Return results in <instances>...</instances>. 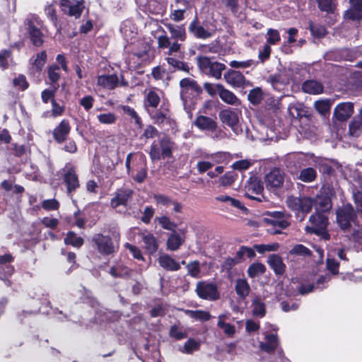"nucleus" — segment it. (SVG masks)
Wrapping results in <instances>:
<instances>
[{
    "mask_svg": "<svg viewBox=\"0 0 362 362\" xmlns=\"http://www.w3.org/2000/svg\"><path fill=\"white\" fill-rule=\"evenodd\" d=\"M180 86L184 108L189 113L194 108L196 98L202 93V88L196 81L190 78L182 79Z\"/></svg>",
    "mask_w": 362,
    "mask_h": 362,
    "instance_id": "f257e3e1",
    "label": "nucleus"
},
{
    "mask_svg": "<svg viewBox=\"0 0 362 362\" xmlns=\"http://www.w3.org/2000/svg\"><path fill=\"white\" fill-rule=\"evenodd\" d=\"M310 226L305 227V231L308 233H315L324 240H328L329 235L327 231L328 218L325 214L315 213L309 219Z\"/></svg>",
    "mask_w": 362,
    "mask_h": 362,
    "instance_id": "f03ea898",
    "label": "nucleus"
},
{
    "mask_svg": "<svg viewBox=\"0 0 362 362\" xmlns=\"http://www.w3.org/2000/svg\"><path fill=\"white\" fill-rule=\"evenodd\" d=\"M241 111L237 109L227 108L219 112L221 122L228 126L235 135L243 133V128L240 124Z\"/></svg>",
    "mask_w": 362,
    "mask_h": 362,
    "instance_id": "7ed1b4c3",
    "label": "nucleus"
},
{
    "mask_svg": "<svg viewBox=\"0 0 362 362\" xmlns=\"http://www.w3.org/2000/svg\"><path fill=\"white\" fill-rule=\"evenodd\" d=\"M165 26L170 32L171 39L174 40L167 52L168 55H171L180 52L182 42L186 40V30L184 25L168 23Z\"/></svg>",
    "mask_w": 362,
    "mask_h": 362,
    "instance_id": "20e7f679",
    "label": "nucleus"
},
{
    "mask_svg": "<svg viewBox=\"0 0 362 362\" xmlns=\"http://www.w3.org/2000/svg\"><path fill=\"white\" fill-rule=\"evenodd\" d=\"M197 62L201 71L206 75L219 79L221 77L222 71L226 69L223 64L212 62L206 57H199L197 58Z\"/></svg>",
    "mask_w": 362,
    "mask_h": 362,
    "instance_id": "39448f33",
    "label": "nucleus"
},
{
    "mask_svg": "<svg viewBox=\"0 0 362 362\" xmlns=\"http://www.w3.org/2000/svg\"><path fill=\"white\" fill-rule=\"evenodd\" d=\"M39 25H40V21L37 16L29 15L25 20V26L30 40L37 47L41 46L43 43V35L37 28Z\"/></svg>",
    "mask_w": 362,
    "mask_h": 362,
    "instance_id": "423d86ee",
    "label": "nucleus"
},
{
    "mask_svg": "<svg viewBox=\"0 0 362 362\" xmlns=\"http://www.w3.org/2000/svg\"><path fill=\"white\" fill-rule=\"evenodd\" d=\"M323 193L326 196H319L314 200L316 213L323 214L332 208L331 197L336 194L334 188H330L329 185H325L323 187Z\"/></svg>",
    "mask_w": 362,
    "mask_h": 362,
    "instance_id": "0eeeda50",
    "label": "nucleus"
},
{
    "mask_svg": "<svg viewBox=\"0 0 362 362\" xmlns=\"http://www.w3.org/2000/svg\"><path fill=\"white\" fill-rule=\"evenodd\" d=\"M133 153H129L125 160V166L127 168V173L132 176L133 180L138 182L142 183L147 177V168L145 164V160L143 158H141V163L137 165L136 173H134V171L131 168V159Z\"/></svg>",
    "mask_w": 362,
    "mask_h": 362,
    "instance_id": "6e6552de",
    "label": "nucleus"
},
{
    "mask_svg": "<svg viewBox=\"0 0 362 362\" xmlns=\"http://www.w3.org/2000/svg\"><path fill=\"white\" fill-rule=\"evenodd\" d=\"M245 195L252 199L262 201V192L264 189L263 185L257 177H250L245 186Z\"/></svg>",
    "mask_w": 362,
    "mask_h": 362,
    "instance_id": "1a4fd4ad",
    "label": "nucleus"
},
{
    "mask_svg": "<svg viewBox=\"0 0 362 362\" xmlns=\"http://www.w3.org/2000/svg\"><path fill=\"white\" fill-rule=\"evenodd\" d=\"M197 295L206 300H216L219 297V294L216 286L212 283L206 281L198 282L196 287Z\"/></svg>",
    "mask_w": 362,
    "mask_h": 362,
    "instance_id": "9d476101",
    "label": "nucleus"
},
{
    "mask_svg": "<svg viewBox=\"0 0 362 362\" xmlns=\"http://www.w3.org/2000/svg\"><path fill=\"white\" fill-rule=\"evenodd\" d=\"M97 85L103 88L113 90L117 86H127V82L121 76V81L119 80L116 74H107L99 76L97 78Z\"/></svg>",
    "mask_w": 362,
    "mask_h": 362,
    "instance_id": "9b49d317",
    "label": "nucleus"
},
{
    "mask_svg": "<svg viewBox=\"0 0 362 362\" xmlns=\"http://www.w3.org/2000/svg\"><path fill=\"white\" fill-rule=\"evenodd\" d=\"M62 12L69 16L78 18L84 8L83 3L78 0H60Z\"/></svg>",
    "mask_w": 362,
    "mask_h": 362,
    "instance_id": "f8f14e48",
    "label": "nucleus"
},
{
    "mask_svg": "<svg viewBox=\"0 0 362 362\" xmlns=\"http://www.w3.org/2000/svg\"><path fill=\"white\" fill-rule=\"evenodd\" d=\"M93 242L98 252L101 254L110 255L115 252L116 250V247L109 236L97 234L93 237Z\"/></svg>",
    "mask_w": 362,
    "mask_h": 362,
    "instance_id": "ddd939ff",
    "label": "nucleus"
},
{
    "mask_svg": "<svg viewBox=\"0 0 362 362\" xmlns=\"http://www.w3.org/2000/svg\"><path fill=\"white\" fill-rule=\"evenodd\" d=\"M284 182V174L278 168L272 170L265 176V183L269 190H274L281 187Z\"/></svg>",
    "mask_w": 362,
    "mask_h": 362,
    "instance_id": "4468645a",
    "label": "nucleus"
},
{
    "mask_svg": "<svg viewBox=\"0 0 362 362\" xmlns=\"http://www.w3.org/2000/svg\"><path fill=\"white\" fill-rule=\"evenodd\" d=\"M12 261L13 257L9 254L0 256V279L4 280L7 286L10 285V281L7 279L14 272V268L9 264Z\"/></svg>",
    "mask_w": 362,
    "mask_h": 362,
    "instance_id": "2eb2a0df",
    "label": "nucleus"
},
{
    "mask_svg": "<svg viewBox=\"0 0 362 362\" xmlns=\"http://www.w3.org/2000/svg\"><path fill=\"white\" fill-rule=\"evenodd\" d=\"M354 218V211L351 206H345L339 209L337 212V222L342 229L348 228Z\"/></svg>",
    "mask_w": 362,
    "mask_h": 362,
    "instance_id": "dca6fc26",
    "label": "nucleus"
},
{
    "mask_svg": "<svg viewBox=\"0 0 362 362\" xmlns=\"http://www.w3.org/2000/svg\"><path fill=\"white\" fill-rule=\"evenodd\" d=\"M354 113V104L351 102H344L338 104L334 110V116L339 121H346Z\"/></svg>",
    "mask_w": 362,
    "mask_h": 362,
    "instance_id": "f3484780",
    "label": "nucleus"
},
{
    "mask_svg": "<svg viewBox=\"0 0 362 362\" xmlns=\"http://www.w3.org/2000/svg\"><path fill=\"white\" fill-rule=\"evenodd\" d=\"M71 127L69 121L63 119L54 129L53 136L58 143L64 141L69 135Z\"/></svg>",
    "mask_w": 362,
    "mask_h": 362,
    "instance_id": "a211bd4d",
    "label": "nucleus"
},
{
    "mask_svg": "<svg viewBox=\"0 0 362 362\" xmlns=\"http://www.w3.org/2000/svg\"><path fill=\"white\" fill-rule=\"evenodd\" d=\"M185 240L184 230H180V233L174 231L167 240V247L172 251L177 250Z\"/></svg>",
    "mask_w": 362,
    "mask_h": 362,
    "instance_id": "6ab92c4d",
    "label": "nucleus"
},
{
    "mask_svg": "<svg viewBox=\"0 0 362 362\" xmlns=\"http://www.w3.org/2000/svg\"><path fill=\"white\" fill-rule=\"evenodd\" d=\"M226 82L233 87H242L245 83L244 76L239 71L229 70L224 74Z\"/></svg>",
    "mask_w": 362,
    "mask_h": 362,
    "instance_id": "aec40b11",
    "label": "nucleus"
},
{
    "mask_svg": "<svg viewBox=\"0 0 362 362\" xmlns=\"http://www.w3.org/2000/svg\"><path fill=\"white\" fill-rule=\"evenodd\" d=\"M351 7L344 14L345 18L358 20L362 18V0H349Z\"/></svg>",
    "mask_w": 362,
    "mask_h": 362,
    "instance_id": "412c9836",
    "label": "nucleus"
},
{
    "mask_svg": "<svg viewBox=\"0 0 362 362\" xmlns=\"http://www.w3.org/2000/svg\"><path fill=\"white\" fill-rule=\"evenodd\" d=\"M279 346V340L276 334H265L264 341L259 343L261 350L270 353Z\"/></svg>",
    "mask_w": 362,
    "mask_h": 362,
    "instance_id": "4be33fe9",
    "label": "nucleus"
},
{
    "mask_svg": "<svg viewBox=\"0 0 362 362\" xmlns=\"http://www.w3.org/2000/svg\"><path fill=\"white\" fill-rule=\"evenodd\" d=\"M351 190L356 208L362 212V178L360 176L354 180Z\"/></svg>",
    "mask_w": 362,
    "mask_h": 362,
    "instance_id": "5701e85b",
    "label": "nucleus"
},
{
    "mask_svg": "<svg viewBox=\"0 0 362 362\" xmlns=\"http://www.w3.org/2000/svg\"><path fill=\"white\" fill-rule=\"evenodd\" d=\"M64 180L66 185L67 192L69 196H71V192L79 187V181L78 180V177L73 168L68 170V171L64 175Z\"/></svg>",
    "mask_w": 362,
    "mask_h": 362,
    "instance_id": "b1692460",
    "label": "nucleus"
},
{
    "mask_svg": "<svg viewBox=\"0 0 362 362\" xmlns=\"http://www.w3.org/2000/svg\"><path fill=\"white\" fill-rule=\"evenodd\" d=\"M158 262L161 267L168 271H177L180 269V263L167 254L160 255Z\"/></svg>",
    "mask_w": 362,
    "mask_h": 362,
    "instance_id": "393cba45",
    "label": "nucleus"
},
{
    "mask_svg": "<svg viewBox=\"0 0 362 362\" xmlns=\"http://www.w3.org/2000/svg\"><path fill=\"white\" fill-rule=\"evenodd\" d=\"M144 247L150 254L154 253L158 248V244L154 235L149 232L145 231L141 234Z\"/></svg>",
    "mask_w": 362,
    "mask_h": 362,
    "instance_id": "a878e982",
    "label": "nucleus"
},
{
    "mask_svg": "<svg viewBox=\"0 0 362 362\" xmlns=\"http://www.w3.org/2000/svg\"><path fill=\"white\" fill-rule=\"evenodd\" d=\"M194 124L202 131L209 132L214 129L216 127V122L213 119L203 115L198 116L194 122Z\"/></svg>",
    "mask_w": 362,
    "mask_h": 362,
    "instance_id": "bb28decb",
    "label": "nucleus"
},
{
    "mask_svg": "<svg viewBox=\"0 0 362 362\" xmlns=\"http://www.w3.org/2000/svg\"><path fill=\"white\" fill-rule=\"evenodd\" d=\"M277 216L268 219L273 228L269 229L273 233H279L281 229L288 226V221L284 218L281 213H276Z\"/></svg>",
    "mask_w": 362,
    "mask_h": 362,
    "instance_id": "cd10ccee",
    "label": "nucleus"
},
{
    "mask_svg": "<svg viewBox=\"0 0 362 362\" xmlns=\"http://www.w3.org/2000/svg\"><path fill=\"white\" fill-rule=\"evenodd\" d=\"M267 263L276 274H282L285 272L286 265L282 258L278 255H269Z\"/></svg>",
    "mask_w": 362,
    "mask_h": 362,
    "instance_id": "c85d7f7f",
    "label": "nucleus"
},
{
    "mask_svg": "<svg viewBox=\"0 0 362 362\" xmlns=\"http://www.w3.org/2000/svg\"><path fill=\"white\" fill-rule=\"evenodd\" d=\"M228 319L227 314H222L218 317L217 326L223 330L224 334L228 337H233L235 334V327L234 325L226 322Z\"/></svg>",
    "mask_w": 362,
    "mask_h": 362,
    "instance_id": "c756f323",
    "label": "nucleus"
},
{
    "mask_svg": "<svg viewBox=\"0 0 362 362\" xmlns=\"http://www.w3.org/2000/svg\"><path fill=\"white\" fill-rule=\"evenodd\" d=\"M302 88L305 93L317 95L323 92L322 84L315 80H308L303 83Z\"/></svg>",
    "mask_w": 362,
    "mask_h": 362,
    "instance_id": "7c9ffc66",
    "label": "nucleus"
},
{
    "mask_svg": "<svg viewBox=\"0 0 362 362\" xmlns=\"http://www.w3.org/2000/svg\"><path fill=\"white\" fill-rule=\"evenodd\" d=\"M329 281L330 276L329 275L322 276L317 279L315 286L313 284L302 285L299 288V292L300 294L304 295L312 292L315 288L322 289L325 287L323 284Z\"/></svg>",
    "mask_w": 362,
    "mask_h": 362,
    "instance_id": "2f4dec72",
    "label": "nucleus"
},
{
    "mask_svg": "<svg viewBox=\"0 0 362 362\" xmlns=\"http://www.w3.org/2000/svg\"><path fill=\"white\" fill-rule=\"evenodd\" d=\"M189 30L194 36L200 39H207L211 36V33L203 26L199 25L195 20L190 23Z\"/></svg>",
    "mask_w": 362,
    "mask_h": 362,
    "instance_id": "473e14b6",
    "label": "nucleus"
},
{
    "mask_svg": "<svg viewBox=\"0 0 362 362\" xmlns=\"http://www.w3.org/2000/svg\"><path fill=\"white\" fill-rule=\"evenodd\" d=\"M47 61V53L45 51H42L37 54L35 58H31L30 62L31 64V69L35 72H40Z\"/></svg>",
    "mask_w": 362,
    "mask_h": 362,
    "instance_id": "72a5a7b5",
    "label": "nucleus"
},
{
    "mask_svg": "<svg viewBox=\"0 0 362 362\" xmlns=\"http://www.w3.org/2000/svg\"><path fill=\"white\" fill-rule=\"evenodd\" d=\"M134 27L132 25L131 22L127 21L123 23L120 28L121 33L123 35L124 40L127 42L133 43V39L136 37V33L134 32Z\"/></svg>",
    "mask_w": 362,
    "mask_h": 362,
    "instance_id": "f704fd0d",
    "label": "nucleus"
},
{
    "mask_svg": "<svg viewBox=\"0 0 362 362\" xmlns=\"http://www.w3.org/2000/svg\"><path fill=\"white\" fill-rule=\"evenodd\" d=\"M132 192L128 190H119L115 197L111 200V206L116 208L119 205H125L131 197Z\"/></svg>",
    "mask_w": 362,
    "mask_h": 362,
    "instance_id": "c9c22d12",
    "label": "nucleus"
},
{
    "mask_svg": "<svg viewBox=\"0 0 362 362\" xmlns=\"http://www.w3.org/2000/svg\"><path fill=\"white\" fill-rule=\"evenodd\" d=\"M235 291L237 294L242 298H246L250 291V287L244 279H238L235 282Z\"/></svg>",
    "mask_w": 362,
    "mask_h": 362,
    "instance_id": "e433bc0d",
    "label": "nucleus"
},
{
    "mask_svg": "<svg viewBox=\"0 0 362 362\" xmlns=\"http://www.w3.org/2000/svg\"><path fill=\"white\" fill-rule=\"evenodd\" d=\"M218 95L223 102L229 105H236L240 103V100L235 96V95L231 91L224 88L223 87L219 92Z\"/></svg>",
    "mask_w": 362,
    "mask_h": 362,
    "instance_id": "4c0bfd02",
    "label": "nucleus"
},
{
    "mask_svg": "<svg viewBox=\"0 0 362 362\" xmlns=\"http://www.w3.org/2000/svg\"><path fill=\"white\" fill-rule=\"evenodd\" d=\"M204 158L211 160L213 165L218 163H226L228 160L229 155L226 152H217L213 154L204 153Z\"/></svg>",
    "mask_w": 362,
    "mask_h": 362,
    "instance_id": "58836bf2",
    "label": "nucleus"
},
{
    "mask_svg": "<svg viewBox=\"0 0 362 362\" xmlns=\"http://www.w3.org/2000/svg\"><path fill=\"white\" fill-rule=\"evenodd\" d=\"M317 171L313 168H306L300 170L298 178L304 182H311L315 180Z\"/></svg>",
    "mask_w": 362,
    "mask_h": 362,
    "instance_id": "ea45409f",
    "label": "nucleus"
},
{
    "mask_svg": "<svg viewBox=\"0 0 362 362\" xmlns=\"http://www.w3.org/2000/svg\"><path fill=\"white\" fill-rule=\"evenodd\" d=\"M215 199L218 202L226 203L239 209L243 210L245 209L238 199H236L226 194H220L216 197Z\"/></svg>",
    "mask_w": 362,
    "mask_h": 362,
    "instance_id": "a19ab883",
    "label": "nucleus"
},
{
    "mask_svg": "<svg viewBox=\"0 0 362 362\" xmlns=\"http://www.w3.org/2000/svg\"><path fill=\"white\" fill-rule=\"evenodd\" d=\"M185 314L190 317L191 318H193L196 320H200V321H207L211 318V315L209 313L204 310H186L185 311Z\"/></svg>",
    "mask_w": 362,
    "mask_h": 362,
    "instance_id": "79ce46f5",
    "label": "nucleus"
},
{
    "mask_svg": "<svg viewBox=\"0 0 362 362\" xmlns=\"http://www.w3.org/2000/svg\"><path fill=\"white\" fill-rule=\"evenodd\" d=\"M252 314L254 316L262 317L265 315V305L258 298H255L252 303Z\"/></svg>",
    "mask_w": 362,
    "mask_h": 362,
    "instance_id": "37998d69",
    "label": "nucleus"
},
{
    "mask_svg": "<svg viewBox=\"0 0 362 362\" xmlns=\"http://www.w3.org/2000/svg\"><path fill=\"white\" fill-rule=\"evenodd\" d=\"M199 347V341L194 339H189L185 343L183 347L180 349V351L184 354H192L194 351H198Z\"/></svg>",
    "mask_w": 362,
    "mask_h": 362,
    "instance_id": "c03bdc74",
    "label": "nucleus"
},
{
    "mask_svg": "<svg viewBox=\"0 0 362 362\" xmlns=\"http://www.w3.org/2000/svg\"><path fill=\"white\" fill-rule=\"evenodd\" d=\"M362 132V118L355 117L349 124V133L351 136H358Z\"/></svg>",
    "mask_w": 362,
    "mask_h": 362,
    "instance_id": "a18cd8bd",
    "label": "nucleus"
},
{
    "mask_svg": "<svg viewBox=\"0 0 362 362\" xmlns=\"http://www.w3.org/2000/svg\"><path fill=\"white\" fill-rule=\"evenodd\" d=\"M265 272V266L259 262H255L252 264L248 269L247 274L250 277L254 278L262 274Z\"/></svg>",
    "mask_w": 362,
    "mask_h": 362,
    "instance_id": "49530a36",
    "label": "nucleus"
},
{
    "mask_svg": "<svg viewBox=\"0 0 362 362\" xmlns=\"http://www.w3.org/2000/svg\"><path fill=\"white\" fill-rule=\"evenodd\" d=\"M255 256V252L252 248L241 246L236 253V257L241 262L245 259V257L253 258Z\"/></svg>",
    "mask_w": 362,
    "mask_h": 362,
    "instance_id": "de8ad7c7",
    "label": "nucleus"
},
{
    "mask_svg": "<svg viewBox=\"0 0 362 362\" xmlns=\"http://www.w3.org/2000/svg\"><path fill=\"white\" fill-rule=\"evenodd\" d=\"M166 61H167L168 64L172 66L173 69L171 71H175L177 69L182 70L185 71H189V67L186 64H185L182 62H180V60H178L174 57H168L166 58Z\"/></svg>",
    "mask_w": 362,
    "mask_h": 362,
    "instance_id": "09e8293b",
    "label": "nucleus"
},
{
    "mask_svg": "<svg viewBox=\"0 0 362 362\" xmlns=\"http://www.w3.org/2000/svg\"><path fill=\"white\" fill-rule=\"evenodd\" d=\"M129 274L130 270L122 264H118L110 269V274L114 277H123L129 275Z\"/></svg>",
    "mask_w": 362,
    "mask_h": 362,
    "instance_id": "8fccbe9b",
    "label": "nucleus"
},
{
    "mask_svg": "<svg viewBox=\"0 0 362 362\" xmlns=\"http://www.w3.org/2000/svg\"><path fill=\"white\" fill-rule=\"evenodd\" d=\"M59 66L57 65H52L48 68V78L53 85H58L57 81L60 78Z\"/></svg>",
    "mask_w": 362,
    "mask_h": 362,
    "instance_id": "3c124183",
    "label": "nucleus"
},
{
    "mask_svg": "<svg viewBox=\"0 0 362 362\" xmlns=\"http://www.w3.org/2000/svg\"><path fill=\"white\" fill-rule=\"evenodd\" d=\"M173 144L168 139H163L160 141L162 158H168L171 156Z\"/></svg>",
    "mask_w": 362,
    "mask_h": 362,
    "instance_id": "603ef678",
    "label": "nucleus"
},
{
    "mask_svg": "<svg viewBox=\"0 0 362 362\" xmlns=\"http://www.w3.org/2000/svg\"><path fill=\"white\" fill-rule=\"evenodd\" d=\"M64 243L66 245L78 247L83 245V240L81 237H77L74 233L69 232L64 239Z\"/></svg>",
    "mask_w": 362,
    "mask_h": 362,
    "instance_id": "864d4df0",
    "label": "nucleus"
},
{
    "mask_svg": "<svg viewBox=\"0 0 362 362\" xmlns=\"http://www.w3.org/2000/svg\"><path fill=\"white\" fill-rule=\"evenodd\" d=\"M156 221L161 226V227L165 230H174L176 228V224L173 222L168 217L162 216L156 218Z\"/></svg>",
    "mask_w": 362,
    "mask_h": 362,
    "instance_id": "5fc2aeb1",
    "label": "nucleus"
},
{
    "mask_svg": "<svg viewBox=\"0 0 362 362\" xmlns=\"http://www.w3.org/2000/svg\"><path fill=\"white\" fill-rule=\"evenodd\" d=\"M289 81V78H284L282 76V74H276L274 76L271 77V83L274 89H276L278 90H280L281 88V86L283 85H285L288 83Z\"/></svg>",
    "mask_w": 362,
    "mask_h": 362,
    "instance_id": "6e6d98bb",
    "label": "nucleus"
},
{
    "mask_svg": "<svg viewBox=\"0 0 362 362\" xmlns=\"http://www.w3.org/2000/svg\"><path fill=\"white\" fill-rule=\"evenodd\" d=\"M58 88L59 85H53L51 88L44 90L41 93V98L43 103H47L49 100L52 102V100H54V98L55 92Z\"/></svg>",
    "mask_w": 362,
    "mask_h": 362,
    "instance_id": "4d7b16f0",
    "label": "nucleus"
},
{
    "mask_svg": "<svg viewBox=\"0 0 362 362\" xmlns=\"http://www.w3.org/2000/svg\"><path fill=\"white\" fill-rule=\"evenodd\" d=\"M97 118L101 124H115L117 119L115 115L112 112L101 113L97 116Z\"/></svg>",
    "mask_w": 362,
    "mask_h": 362,
    "instance_id": "13d9d810",
    "label": "nucleus"
},
{
    "mask_svg": "<svg viewBox=\"0 0 362 362\" xmlns=\"http://www.w3.org/2000/svg\"><path fill=\"white\" fill-rule=\"evenodd\" d=\"M248 100L254 105L260 103L262 100V90L259 88H256L250 90L248 94Z\"/></svg>",
    "mask_w": 362,
    "mask_h": 362,
    "instance_id": "bf43d9fd",
    "label": "nucleus"
},
{
    "mask_svg": "<svg viewBox=\"0 0 362 362\" xmlns=\"http://www.w3.org/2000/svg\"><path fill=\"white\" fill-rule=\"evenodd\" d=\"M148 105L156 108L160 103V97L155 90H150L146 96Z\"/></svg>",
    "mask_w": 362,
    "mask_h": 362,
    "instance_id": "052dcab7",
    "label": "nucleus"
},
{
    "mask_svg": "<svg viewBox=\"0 0 362 362\" xmlns=\"http://www.w3.org/2000/svg\"><path fill=\"white\" fill-rule=\"evenodd\" d=\"M235 179V175L234 172H227L219 177L218 182L222 186H230L234 182Z\"/></svg>",
    "mask_w": 362,
    "mask_h": 362,
    "instance_id": "680f3d73",
    "label": "nucleus"
},
{
    "mask_svg": "<svg viewBox=\"0 0 362 362\" xmlns=\"http://www.w3.org/2000/svg\"><path fill=\"white\" fill-rule=\"evenodd\" d=\"M202 158L203 160L198 161L197 164V168L199 173H204L214 166L211 160L204 158V154L202 155Z\"/></svg>",
    "mask_w": 362,
    "mask_h": 362,
    "instance_id": "e2e57ef3",
    "label": "nucleus"
},
{
    "mask_svg": "<svg viewBox=\"0 0 362 362\" xmlns=\"http://www.w3.org/2000/svg\"><path fill=\"white\" fill-rule=\"evenodd\" d=\"M254 247L259 253H264L265 252L276 251L279 249V245L278 243L262 244L255 245Z\"/></svg>",
    "mask_w": 362,
    "mask_h": 362,
    "instance_id": "0e129e2a",
    "label": "nucleus"
},
{
    "mask_svg": "<svg viewBox=\"0 0 362 362\" xmlns=\"http://www.w3.org/2000/svg\"><path fill=\"white\" fill-rule=\"evenodd\" d=\"M330 103L328 100H318L315 103L316 110L322 115H325L329 111Z\"/></svg>",
    "mask_w": 362,
    "mask_h": 362,
    "instance_id": "69168bd1",
    "label": "nucleus"
},
{
    "mask_svg": "<svg viewBox=\"0 0 362 362\" xmlns=\"http://www.w3.org/2000/svg\"><path fill=\"white\" fill-rule=\"evenodd\" d=\"M267 42L269 45H275L281 40L279 33L277 30L269 28L267 30Z\"/></svg>",
    "mask_w": 362,
    "mask_h": 362,
    "instance_id": "338daca9",
    "label": "nucleus"
},
{
    "mask_svg": "<svg viewBox=\"0 0 362 362\" xmlns=\"http://www.w3.org/2000/svg\"><path fill=\"white\" fill-rule=\"evenodd\" d=\"M13 86L19 90H24L28 87V83L23 75H18L13 81Z\"/></svg>",
    "mask_w": 362,
    "mask_h": 362,
    "instance_id": "774afa93",
    "label": "nucleus"
}]
</instances>
